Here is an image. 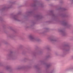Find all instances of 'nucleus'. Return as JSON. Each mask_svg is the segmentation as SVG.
Masks as SVG:
<instances>
[{"label": "nucleus", "instance_id": "obj_1", "mask_svg": "<svg viewBox=\"0 0 73 73\" xmlns=\"http://www.w3.org/2000/svg\"><path fill=\"white\" fill-rule=\"evenodd\" d=\"M30 38L31 39H33V37L32 36H31L30 37Z\"/></svg>", "mask_w": 73, "mask_h": 73}]
</instances>
